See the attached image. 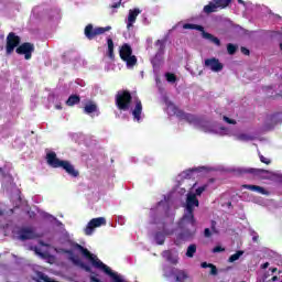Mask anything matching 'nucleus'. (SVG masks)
Listing matches in <instances>:
<instances>
[{
	"label": "nucleus",
	"instance_id": "c9c22d12",
	"mask_svg": "<svg viewBox=\"0 0 282 282\" xmlns=\"http://www.w3.org/2000/svg\"><path fill=\"white\" fill-rule=\"evenodd\" d=\"M32 250L33 252H35V254H37V257L45 259V253L41 252V249L39 247H33Z\"/></svg>",
	"mask_w": 282,
	"mask_h": 282
},
{
	"label": "nucleus",
	"instance_id": "a18cd8bd",
	"mask_svg": "<svg viewBox=\"0 0 282 282\" xmlns=\"http://www.w3.org/2000/svg\"><path fill=\"white\" fill-rule=\"evenodd\" d=\"M210 228H212V231H213V232L217 234V221L212 220V226H210Z\"/></svg>",
	"mask_w": 282,
	"mask_h": 282
},
{
	"label": "nucleus",
	"instance_id": "f704fd0d",
	"mask_svg": "<svg viewBox=\"0 0 282 282\" xmlns=\"http://www.w3.org/2000/svg\"><path fill=\"white\" fill-rule=\"evenodd\" d=\"M206 188H208V185H203V186L196 188L195 195H196V196H200L202 193H204V191H206Z\"/></svg>",
	"mask_w": 282,
	"mask_h": 282
},
{
	"label": "nucleus",
	"instance_id": "dca6fc26",
	"mask_svg": "<svg viewBox=\"0 0 282 282\" xmlns=\"http://www.w3.org/2000/svg\"><path fill=\"white\" fill-rule=\"evenodd\" d=\"M66 252H67V254L70 256L69 261H72V263H74V265H77V268L85 270V272H91V267H89L88 264L83 262V260H80V258L74 256L73 251H66Z\"/></svg>",
	"mask_w": 282,
	"mask_h": 282
},
{
	"label": "nucleus",
	"instance_id": "4c0bfd02",
	"mask_svg": "<svg viewBox=\"0 0 282 282\" xmlns=\"http://www.w3.org/2000/svg\"><path fill=\"white\" fill-rule=\"evenodd\" d=\"M195 171H197V170L192 169V170L185 171V172H184L185 177H187L188 180H191V177H192L193 173H195Z\"/></svg>",
	"mask_w": 282,
	"mask_h": 282
},
{
	"label": "nucleus",
	"instance_id": "423d86ee",
	"mask_svg": "<svg viewBox=\"0 0 282 282\" xmlns=\"http://www.w3.org/2000/svg\"><path fill=\"white\" fill-rule=\"evenodd\" d=\"M237 173L239 175H252V177H256L257 180H268L267 175H270L269 170L263 169H254V167H240L237 170Z\"/></svg>",
	"mask_w": 282,
	"mask_h": 282
},
{
	"label": "nucleus",
	"instance_id": "a211bd4d",
	"mask_svg": "<svg viewBox=\"0 0 282 282\" xmlns=\"http://www.w3.org/2000/svg\"><path fill=\"white\" fill-rule=\"evenodd\" d=\"M171 276H174V281L176 282H184L186 279H188V273L185 270L172 268Z\"/></svg>",
	"mask_w": 282,
	"mask_h": 282
},
{
	"label": "nucleus",
	"instance_id": "37998d69",
	"mask_svg": "<svg viewBox=\"0 0 282 282\" xmlns=\"http://www.w3.org/2000/svg\"><path fill=\"white\" fill-rule=\"evenodd\" d=\"M225 122H227L228 124H237V121L235 119H230L228 117H224Z\"/></svg>",
	"mask_w": 282,
	"mask_h": 282
},
{
	"label": "nucleus",
	"instance_id": "ea45409f",
	"mask_svg": "<svg viewBox=\"0 0 282 282\" xmlns=\"http://www.w3.org/2000/svg\"><path fill=\"white\" fill-rule=\"evenodd\" d=\"M194 30H197L198 32H202V36H204V33H206V31L204 30V26H202L199 24H195Z\"/></svg>",
	"mask_w": 282,
	"mask_h": 282
},
{
	"label": "nucleus",
	"instance_id": "6e6d98bb",
	"mask_svg": "<svg viewBox=\"0 0 282 282\" xmlns=\"http://www.w3.org/2000/svg\"><path fill=\"white\" fill-rule=\"evenodd\" d=\"M280 50H282V43H280Z\"/></svg>",
	"mask_w": 282,
	"mask_h": 282
},
{
	"label": "nucleus",
	"instance_id": "f03ea898",
	"mask_svg": "<svg viewBox=\"0 0 282 282\" xmlns=\"http://www.w3.org/2000/svg\"><path fill=\"white\" fill-rule=\"evenodd\" d=\"M46 162L52 169H64L70 177H78V175H80V172H78L69 161L57 159L56 152H48L46 154Z\"/></svg>",
	"mask_w": 282,
	"mask_h": 282
},
{
	"label": "nucleus",
	"instance_id": "72a5a7b5",
	"mask_svg": "<svg viewBox=\"0 0 282 282\" xmlns=\"http://www.w3.org/2000/svg\"><path fill=\"white\" fill-rule=\"evenodd\" d=\"M259 158H260V162H262V164H267V165L272 164V161L270 159L263 156V154H259Z\"/></svg>",
	"mask_w": 282,
	"mask_h": 282
},
{
	"label": "nucleus",
	"instance_id": "a19ab883",
	"mask_svg": "<svg viewBox=\"0 0 282 282\" xmlns=\"http://www.w3.org/2000/svg\"><path fill=\"white\" fill-rule=\"evenodd\" d=\"M4 43H6V35L0 34V52H2Z\"/></svg>",
	"mask_w": 282,
	"mask_h": 282
},
{
	"label": "nucleus",
	"instance_id": "6ab92c4d",
	"mask_svg": "<svg viewBox=\"0 0 282 282\" xmlns=\"http://www.w3.org/2000/svg\"><path fill=\"white\" fill-rule=\"evenodd\" d=\"M142 11L140 9H132L129 11L128 14V23H127V28L128 30L130 28H133V24L135 23V20L138 19V15L141 13Z\"/></svg>",
	"mask_w": 282,
	"mask_h": 282
},
{
	"label": "nucleus",
	"instance_id": "cd10ccee",
	"mask_svg": "<svg viewBox=\"0 0 282 282\" xmlns=\"http://www.w3.org/2000/svg\"><path fill=\"white\" fill-rule=\"evenodd\" d=\"M245 251L243 250H238L236 253L231 254L228 259V263H235V261H239L241 257H243Z\"/></svg>",
	"mask_w": 282,
	"mask_h": 282
},
{
	"label": "nucleus",
	"instance_id": "412c9836",
	"mask_svg": "<svg viewBox=\"0 0 282 282\" xmlns=\"http://www.w3.org/2000/svg\"><path fill=\"white\" fill-rule=\"evenodd\" d=\"M242 188H246L247 191H252L253 193H259L260 195H268V191L259 185L245 184L242 185Z\"/></svg>",
	"mask_w": 282,
	"mask_h": 282
},
{
	"label": "nucleus",
	"instance_id": "f257e3e1",
	"mask_svg": "<svg viewBox=\"0 0 282 282\" xmlns=\"http://www.w3.org/2000/svg\"><path fill=\"white\" fill-rule=\"evenodd\" d=\"M74 248L75 250H78L79 252H82L83 257H85V259L90 261L94 268H97L98 270H102V272H105V274H108V276H111V279H113L115 282H122V278H120V275H118L116 272L111 271V269L107 264H104L102 261H100V259H98L97 256H94L93 253H90L89 249L83 247L79 243H75Z\"/></svg>",
	"mask_w": 282,
	"mask_h": 282
},
{
	"label": "nucleus",
	"instance_id": "f8f14e48",
	"mask_svg": "<svg viewBox=\"0 0 282 282\" xmlns=\"http://www.w3.org/2000/svg\"><path fill=\"white\" fill-rule=\"evenodd\" d=\"M194 230L183 229L182 232L177 234L176 239L174 240L175 246H182L183 241H188L195 237V226Z\"/></svg>",
	"mask_w": 282,
	"mask_h": 282
},
{
	"label": "nucleus",
	"instance_id": "9d476101",
	"mask_svg": "<svg viewBox=\"0 0 282 282\" xmlns=\"http://www.w3.org/2000/svg\"><path fill=\"white\" fill-rule=\"evenodd\" d=\"M100 226H107V219L105 217L93 218L87 224L84 232L87 236H91L94 235V230H96V228H100Z\"/></svg>",
	"mask_w": 282,
	"mask_h": 282
},
{
	"label": "nucleus",
	"instance_id": "a878e982",
	"mask_svg": "<svg viewBox=\"0 0 282 282\" xmlns=\"http://www.w3.org/2000/svg\"><path fill=\"white\" fill-rule=\"evenodd\" d=\"M80 102V96L78 95H70L66 100V105L68 107H74V105H78Z\"/></svg>",
	"mask_w": 282,
	"mask_h": 282
},
{
	"label": "nucleus",
	"instance_id": "09e8293b",
	"mask_svg": "<svg viewBox=\"0 0 282 282\" xmlns=\"http://www.w3.org/2000/svg\"><path fill=\"white\" fill-rule=\"evenodd\" d=\"M120 6H121V2H116L112 6H110V8L117 9V8H120Z\"/></svg>",
	"mask_w": 282,
	"mask_h": 282
},
{
	"label": "nucleus",
	"instance_id": "49530a36",
	"mask_svg": "<svg viewBox=\"0 0 282 282\" xmlns=\"http://www.w3.org/2000/svg\"><path fill=\"white\" fill-rule=\"evenodd\" d=\"M241 53L245 54V56H250V50H248L247 47H241L240 48Z\"/></svg>",
	"mask_w": 282,
	"mask_h": 282
},
{
	"label": "nucleus",
	"instance_id": "8fccbe9b",
	"mask_svg": "<svg viewBox=\"0 0 282 282\" xmlns=\"http://www.w3.org/2000/svg\"><path fill=\"white\" fill-rule=\"evenodd\" d=\"M262 270H267V268H270V262H265L261 265Z\"/></svg>",
	"mask_w": 282,
	"mask_h": 282
},
{
	"label": "nucleus",
	"instance_id": "de8ad7c7",
	"mask_svg": "<svg viewBox=\"0 0 282 282\" xmlns=\"http://www.w3.org/2000/svg\"><path fill=\"white\" fill-rule=\"evenodd\" d=\"M210 265H213V263H208V262L200 263L202 268H210Z\"/></svg>",
	"mask_w": 282,
	"mask_h": 282
},
{
	"label": "nucleus",
	"instance_id": "6e6552de",
	"mask_svg": "<svg viewBox=\"0 0 282 282\" xmlns=\"http://www.w3.org/2000/svg\"><path fill=\"white\" fill-rule=\"evenodd\" d=\"M232 3V0H213L208 4L204 7L205 14H213V12H217V9L224 10L228 8Z\"/></svg>",
	"mask_w": 282,
	"mask_h": 282
},
{
	"label": "nucleus",
	"instance_id": "4d7b16f0",
	"mask_svg": "<svg viewBox=\"0 0 282 282\" xmlns=\"http://www.w3.org/2000/svg\"><path fill=\"white\" fill-rule=\"evenodd\" d=\"M242 282H246V281H242Z\"/></svg>",
	"mask_w": 282,
	"mask_h": 282
},
{
	"label": "nucleus",
	"instance_id": "bb28decb",
	"mask_svg": "<svg viewBox=\"0 0 282 282\" xmlns=\"http://www.w3.org/2000/svg\"><path fill=\"white\" fill-rule=\"evenodd\" d=\"M107 45H108V56L111 61H113V58H116V55L113 54V39L108 37Z\"/></svg>",
	"mask_w": 282,
	"mask_h": 282
},
{
	"label": "nucleus",
	"instance_id": "473e14b6",
	"mask_svg": "<svg viewBox=\"0 0 282 282\" xmlns=\"http://www.w3.org/2000/svg\"><path fill=\"white\" fill-rule=\"evenodd\" d=\"M165 78H166L167 83H176L177 82V76H175V74H173V73H166Z\"/></svg>",
	"mask_w": 282,
	"mask_h": 282
},
{
	"label": "nucleus",
	"instance_id": "7c9ffc66",
	"mask_svg": "<svg viewBox=\"0 0 282 282\" xmlns=\"http://www.w3.org/2000/svg\"><path fill=\"white\" fill-rule=\"evenodd\" d=\"M237 139L240 140L241 142H250V140H254V138H252V135L247 134V133L238 134Z\"/></svg>",
	"mask_w": 282,
	"mask_h": 282
},
{
	"label": "nucleus",
	"instance_id": "c756f323",
	"mask_svg": "<svg viewBox=\"0 0 282 282\" xmlns=\"http://www.w3.org/2000/svg\"><path fill=\"white\" fill-rule=\"evenodd\" d=\"M154 239H155L158 246H164V241H166L164 234H162L160 231L155 234Z\"/></svg>",
	"mask_w": 282,
	"mask_h": 282
},
{
	"label": "nucleus",
	"instance_id": "9b49d317",
	"mask_svg": "<svg viewBox=\"0 0 282 282\" xmlns=\"http://www.w3.org/2000/svg\"><path fill=\"white\" fill-rule=\"evenodd\" d=\"M15 52L17 54H20V56L24 55L25 61H30V58H32V53L34 52V44L24 42L15 48Z\"/></svg>",
	"mask_w": 282,
	"mask_h": 282
},
{
	"label": "nucleus",
	"instance_id": "7ed1b4c3",
	"mask_svg": "<svg viewBox=\"0 0 282 282\" xmlns=\"http://www.w3.org/2000/svg\"><path fill=\"white\" fill-rule=\"evenodd\" d=\"M195 207L199 208V199L195 194L188 193L185 205L187 213L183 215L181 224H191L192 227H195Z\"/></svg>",
	"mask_w": 282,
	"mask_h": 282
},
{
	"label": "nucleus",
	"instance_id": "603ef678",
	"mask_svg": "<svg viewBox=\"0 0 282 282\" xmlns=\"http://www.w3.org/2000/svg\"><path fill=\"white\" fill-rule=\"evenodd\" d=\"M238 3H241L242 6H246V1H243V0H238Z\"/></svg>",
	"mask_w": 282,
	"mask_h": 282
},
{
	"label": "nucleus",
	"instance_id": "20e7f679",
	"mask_svg": "<svg viewBox=\"0 0 282 282\" xmlns=\"http://www.w3.org/2000/svg\"><path fill=\"white\" fill-rule=\"evenodd\" d=\"M132 100L133 96H131V91H118L115 98L116 107L119 109V111H129V109H131Z\"/></svg>",
	"mask_w": 282,
	"mask_h": 282
},
{
	"label": "nucleus",
	"instance_id": "e433bc0d",
	"mask_svg": "<svg viewBox=\"0 0 282 282\" xmlns=\"http://www.w3.org/2000/svg\"><path fill=\"white\" fill-rule=\"evenodd\" d=\"M204 237H205L206 239H210V237H213V231H210L209 228H205V230H204Z\"/></svg>",
	"mask_w": 282,
	"mask_h": 282
},
{
	"label": "nucleus",
	"instance_id": "5701e85b",
	"mask_svg": "<svg viewBox=\"0 0 282 282\" xmlns=\"http://www.w3.org/2000/svg\"><path fill=\"white\" fill-rule=\"evenodd\" d=\"M34 281L36 282H58L56 280H52L50 276H47L45 273L37 271L35 273Z\"/></svg>",
	"mask_w": 282,
	"mask_h": 282
},
{
	"label": "nucleus",
	"instance_id": "58836bf2",
	"mask_svg": "<svg viewBox=\"0 0 282 282\" xmlns=\"http://www.w3.org/2000/svg\"><path fill=\"white\" fill-rule=\"evenodd\" d=\"M210 272L212 276H217V267L215 264H212L210 267Z\"/></svg>",
	"mask_w": 282,
	"mask_h": 282
},
{
	"label": "nucleus",
	"instance_id": "39448f33",
	"mask_svg": "<svg viewBox=\"0 0 282 282\" xmlns=\"http://www.w3.org/2000/svg\"><path fill=\"white\" fill-rule=\"evenodd\" d=\"M119 56L126 63L127 67H135L138 65V57L133 55V48L128 43L121 45Z\"/></svg>",
	"mask_w": 282,
	"mask_h": 282
},
{
	"label": "nucleus",
	"instance_id": "aec40b11",
	"mask_svg": "<svg viewBox=\"0 0 282 282\" xmlns=\"http://www.w3.org/2000/svg\"><path fill=\"white\" fill-rule=\"evenodd\" d=\"M132 116L137 122H140L142 118V101L140 99L135 100L134 109L132 110Z\"/></svg>",
	"mask_w": 282,
	"mask_h": 282
},
{
	"label": "nucleus",
	"instance_id": "2eb2a0df",
	"mask_svg": "<svg viewBox=\"0 0 282 282\" xmlns=\"http://www.w3.org/2000/svg\"><path fill=\"white\" fill-rule=\"evenodd\" d=\"M205 67H208V69H210L212 72L217 73L224 69V64H221V62H219L217 57H212V58L205 59Z\"/></svg>",
	"mask_w": 282,
	"mask_h": 282
},
{
	"label": "nucleus",
	"instance_id": "1a4fd4ad",
	"mask_svg": "<svg viewBox=\"0 0 282 282\" xmlns=\"http://www.w3.org/2000/svg\"><path fill=\"white\" fill-rule=\"evenodd\" d=\"M19 45H21V37L17 35V33L10 32L7 36V45H6L7 55L10 56V54H12V52H14V50H17Z\"/></svg>",
	"mask_w": 282,
	"mask_h": 282
},
{
	"label": "nucleus",
	"instance_id": "79ce46f5",
	"mask_svg": "<svg viewBox=\"0 0 282 282\" xmlns=\"http://www.w3.org/2000/svg\"><path fill=\"white\" fill-rule=\"evenodd\" d=\"M213 252L214 253H217V252H226V249L221 246H216L214 249H213Z\"/></svg>",
	"mask_w": 282,
	"mask_h": 282
},
{
	"label": "nucleus",
	"instance_id": "4468645a",
	"mask_svg": "<svg viewBox=\"0 0 282 282\" xmlns=\"http://www.w3.org/2000/svg\"><path fill=\"white\" fill-rule=\"evenodd\" d=\"M174 113L180 120H185L189 124H197L199 122V119L195 115L184 112V110L176 109Z\"/></svg>",
	"mask_w": 282,
	"mask_h": 282
},
{
	"label": "nucleus",
	"instance_id": "3c124183",
	"mask_svg": "<svg viewBox=\"0 0 282 282\" xmlns=\"http://www.w3.org/2000/svg\"><path fill=\"white\" fill-rule=\"evenodd\" d=\"M271 281H279V276L274 275Z\"/></svg>",
	"mask_w": 282,
	"mask_h": 282
},
{
	"label": "nucleus",
	"instance_id": "b1692460",
	"mask_svg": "<svg viewBox=\"0 0 282 282\" xmlns=\"http://www.w3.org/2000/svg\"><path fill=\"white\" fill-rule=\"evenodd\" d=\"M203 39L210 41L212 43L217 45V47H221V41L219 40V37L213 35L210 33H203Z\"/></svg>",
	"mask_w": 282,
	"mask_h": 282
},
{
	"label": "nucleus",
	"instance_id": "2f4dec72",
	"mask_svg": "<svg viewBox=\"0 0 282 282\" xmlns=\"http://www.w3.org/2000/svg\"><path fill=\"white\" fill-rule=\"evenodd\" d=\"M227 52L230 56H234V54H237V45L232 43L227 44Z\"/></svg>",
	"mask_w": 282,
	"mask_h": 282
},
{
	"label": "nucleus",
	"instance_id": "c03bdc74",
	"mask_svg": "<svg viewBox=\"0 0 282 282\" xmlns=\"http://www.w3.org/2000/svg\"><path fill=\"white\" fill-rule=\"evenodd\" d=\"M184 30H195V24H191V23H185L183 25Z\"/></svg>",
	"mask_w": 282,
	"mask_h": 282
},
{
	"label": "nucleus",
	"instance_id": "ddd939ff",
	"mask_svg": "<svg viewBox=\"0 0 282 282\" xmlns=\"http://www.w3.org/2000/svg\"><path fill=\"white\" fill-rule=\"evenodd\" d=\"M20 241H28L30 239H36V232L32 227H22L18 231Z\"/></svg>",
	"mask_w": 282,
	"mask_h": 282
},
{
	"label": "nucleus",
	"instance_id": "864d4df0",
	"mask_svg": "<svg viewBox=\"0 0 282 282\" xmlns=\"http://www.w3.org/2000/svg\"><path fill=\"white\" fill-rule=\"evenodd\" d=\"M276 270H278L276 268H272L271 272H276Z\"/></svg>",
	"mask_w": 282,
	"mask_h": 282
},
{
	"label": "nucleus",
	"instance_id": "f3484780",
	"mask_svg": "<svg viewBox=\"0 0 282 282\" xmlns=\"http://www.w3.org/2000/svg\"><path fill=\"white\" fill-rule=\"evenodd\" d=\"M154 45L155 47H158L156 54L154 56V61H160L162 59V56H164V52L166 50V39L156 40Z\"/></svg>",
	"mask_w": 282,
	"mask_h": 282
},
{
	"label": "nucleus",
	"instance_id": "0eeeda50",
	"mask_svg": "<svg viewBox=\"0 0 282 282\" xmlns=\"http://www.w3.org/2000/svg\"><path fill=\"white\" fill-rule=\"evenodd\" d=\"M111 26H98L94 29V24H88L84 29V34L88 41H94L95 36H100V34H105V32H110Z\"/></svg>",
	"mask_w": 282,
	"mask_h": 282
},
{
	"label": "nucleus",
	"instance_id": "4be33fe9",
	"mask_svg": "<svg viewBox=\"0 0 282 282\" xmlns=\"http://www.w3.org/2000/svg\"><path fill=\"white\" fill-rule=\"evenodd\" d=\"M84 112L88 116L91 113H98V105L94 104L93 101H89L85 105Z\"/></svg>",
	"mask_w": 282,
	"mask_h": 282
},
{
	"label": "nucleus",
	"instance_id": "393cba45",
	"mask_svg": "<svg viewBox=\"0 0 282 282\" xmlns=\"http://www.w3.org/2000/svg\"><path fill=\"white\" fill-rule=\"evenodd\" d=\"M163 257L166 259V261H169V263L177 265V258L173 257V252H171V250L163 251Z\"/></svg>",
	"mask_w": 282,
	"mask_h": 282
},
{
	"label": "nucleus",
	"instance_id": "5fc2aeb1",
	"mask_svg": "<svg viewBox=\"0 0 282 282\" xmlns=\"http://www.w3.org/2000/svg\"><path fill=\"white\" fill-rule=\"evenodd\" d=\"M56 109H63V107H61V106H56Z\"/></svg>",
	"mask_w": 282,
	"mask_h": 282
},
{
	"label": "nucleus",
	"instance_id": "c85d7f7f",
	"mask_svg": "<svg viewBox=\"0 0 282 282\" xmlns=\"http://www.w3.org/2000/svg\"><path fill=\"white\" fill-rule=\"evenodd\" d=\"M195 252H197V245H189L186 251V257L193 259V257H195Z\"/></svg>",
	"mask_w": 282,
	"mask_h": 282
}]
</instances>
